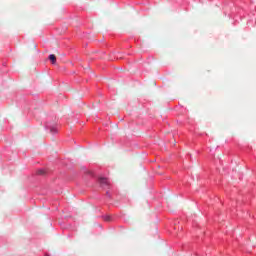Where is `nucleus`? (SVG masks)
<instances>
[{
	"mask_svg": "<svg viewBox=\"0 0 256 256\" xmlns=\"http://www.w3.org/2000/svg\"><path fill=\"white\" fill-rule=\"evenodd\" d=\"M49 59L52 62V65H55V63H57V57L55 56V54H51L49 56Z\"/></svg>",
	"mask_w": 256,
	"mask_h": 256,
	"instance_id": "nucleus-1",
	"label": "nucleus"
},
{
	"mask_svg": "<svg viewBox=\"0 0 256 256\" xmlns=\"http://www.w3.org/2000/svg\"><path fill=\"white\" fill-rule=\"evenodd\" d=\"M100 183H101V185H109V182L107 181V178H101Z\"/></svg>",
	"mask_w": 256,
	"mask_h": 256,
	"instance_id": "nucleus-2",
	"label": "nucleus"
},
{
	"mask_svg": "<svg viewBox=\"0 0 256 256\" xmlns=\"http://www.w3.org/2000/svg\"><path fill=\"white\" fill-rule=\"evenodd\" d=\"M39 174H40V175H43V170H40V171H39Z\"/></svg>",
	"mask_w": 256,
	"mask_h": 256,
	"instance_id": "nucleus-3",
	"label": "nucleus"
}]
</instances>
